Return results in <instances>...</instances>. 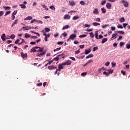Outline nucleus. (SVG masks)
I'll return each instance as SVG.
<instances>
[{
	"label": "nucleus",
	"mask_w": 130,
	"mask_h": 130,
	"mask_svg": "<svg viewBox=\"0 0 130 130\" xmlns=\"http://www.w3.org/2000/svg\"><path fill=\"white\" fill-rule=\"evenodd\" d=\"M64 66H71L72 64V61L70 60H67L66 61L62 63Z\"/></svg>",
	"instance_id": "obj_1"
},
{
	"label": "nucleus",
	"mask_w": 130,
	"mask_h": 130,
	"mask_svg": "<svg viewBox=\"0 0 130 130\" xmlns=\"http://www.w3.org/2000/svg\"><path fill=\"white\" fill-rule=\"evenodd\" d=\"M121 4H123L124 7L125 8H127L128 7V2L124 1V0H121Z\"/></svg>",
	"instance_id": "obj_2"
},
{
	"label": "nucleus",
	"mask_w": 130,
	"mask_h": 130,
	"mask_svg": "<svg viewBox=\"0 0 130 130\" xmlns=\"http://www.w3.org/2000/svg\"><path fill=\"white\" fill-rule=\"evenodd\" d=\"M39 47H35L32 48V49H30V52H37V50H36V49H38V48H39Z\"/></svg>",
	"instance_id": "obj_3"
},
{
	"label": "nucleus",
	"mask_w": 130,
	"mask_h": 130,
	"mask_svg": "<svg viewBox=\"0 0 130 130\" xmlns=\"http://www.w3.org/2000/svg\"><path fill=\"white\" fill-rule=\"evenodd\" d=\"M76 37H77V35H76V34H73L70 35V39H71V40H74V39H75V38H76Z\"/></svg>",
	"instance_id": "obj_4"
},
{
	"label": "nucleus",
	"mask_w": 130,
	"mask_h": 130,
	"mask_svg": "<svg viewBox=\"0 0 130 130\" xmlns=\"http://www.w3.org/2000/svg\"><path fill=\"white\" fill-rule=\"evenodd\" d=\"M46 53V51H44V52H43L42 53H38L37 54V56H40L41 57V56H43V55H45V54Z\"/></svg>",
	"instance_id": "obj_5"
},
{
	"label": "nucleus",
	"mask_w": 130,
	"mask_h": 130,
	"mask_svg": "<svg viewBox=\"0 0 130 130\" xmlns=\"http://www.w3.org/2000/svg\"><path fill=\"white\" fill-rule=\"evenodd\" d=\"M21 56L22 57V58H25V57L27 58L28 57V55H27V53L24 54L23 52L21 53Z\"/></svg>",
	"instance_id": "obj_6"
},
{
	"label": "nucleus",
	"mask_w": 130,
	"mask_h": 130,
	"mask_svg": "<svg viewBox=\"0 0 130 130\" xmlns=\"http://www.w3.org/2000/svg\"><path fill=\"white\" fill-rule=\"evenodd\" d=\"M63 19H64L65 20H69L71 19V16L69 15V14H66L64 16Z\"/></svg>",
	"instance_id": "obj_7"
},
{
	"label": "nucleus",
	"mask_w": 130,
	"mask_h": 130,
	"mask_svg": "<svg viewBox=\"0 0 130 130\" xmlns=\"http://www.w3.org/2000/svg\"><path fill=\"white\" fill-rule=\"evenodd\" d=\"M93 14H95V15H98L99 14V11H98V9L95 8L94 9L93 11Z\"/></svg>",
	"instance_id": "obj_8"
},
{
	"label": "nucleus",
	"mask_w": 130,
	"mask_h": 130,
	"mask_svg": "<svg viewBox=\"0 0 130 130\" xmlns=\"http://www.w3.org/2000/svg\"><path fill=\"white\" fill-rule=\"evenodd\" d=\"M64 54L62 53L60 55H58V58L59 59H61V58H64Z\"/></svg>",
	"instance_id": "obj_9"
},
{
	"label": "nucleus",
	"mask_w": 130,
	"mask_h": 130,
	"mask_svg": "<svg viewBox=\"0 0 130 130\" xmlns=\"http://www.w3.org/2000/svg\"><path fill=\"white\" fill-rule=\"evenodd\" d=\"M69 4L71 6V7H74V6H76V3H75V1H69Z\"/></svg>",
	"instance_id": "obj_10"
},
{
	"label": "nucleus",
	"mask_w": 130,
	"mask_h": 130,
	"mask_svg": "<svg viewBox=\"0 0 130 130\" xmlns=\"http://www.w3.org/2000/svg\"><path fill=\"white\" fill-rule=\"evenodd\" d=\"M89 52H91V50H87V49H85V52L82 53L81 54H89Z\"/></svg>",
	"instance_id": "obj_11"
},
{
	"label": "nucleus",
	"mask_w": 130,
	"mask_h": 130,
	"mask_svg": "<svg viewBox=\"0 0 130 130\" xmlns=\"http://www.w3.org/2000/svg\"><path fill=\"white\" fill-rule=\"evenodd\" d=\"M41 6L43 8L44 10H46V11H48V8L45 5L41 4Z\"/></svg>",
	"instance_id": "obj_12"
},
{
	"label": "nucleus",
	"mask_w": 130,
	"mask_h": 130,
	"mask_svg": "<svg viewBox=\"0 0 130 130\" xmlns=\"http://www.w3.org/2000/svg\"><path fill=\"white\" fill-rule=\"evenodd\" d=\"M4 37L5 38H4ZM5 37H6V34H3L2 35V36L1 37V39H2L3 41H6V38H5Z\"/></svg>",
	"instance_id": "obj_13"
},
{
	"label": "nucleus",
	"mask_w": 130,
	"mask_h": 130,
	"mask_svg": "<svg viewBox=\"0 0 130 130\" xmlns=\"http://www.w3.org/2000/svg\"><path fill=\"white\" fill-rule=\"evenodd\" d=\"M69 28H70V25H66L63 26L62 30H66V29H69Z\"/></svg>",
	"instance_id": "obj_14"
},
{
	"label": "nucleus",
	"mask_w": 130,
	"mask_h": 130,
	"mask_svg": "<svg viewBox=\"0 0 130 130\" xmlns=\"http://www.w3.org/2000/svg\"><path fill=\"white\" fill-rule=\"evenodd\" d=\"M108 40V39H107V38H105L103 39V40L102 41V43L103 44L104 43H105V42H106Z\"/></svg>",
	"instance_id": "obj_15"
},
{
	"label": "nucleus",
	"mask_w": 130,
	"mask_h": 130,
	"mask_svg": "<svg viewBox=\"0 0 130 130\" xmlns=\"http://www.w3.org/2000/svg\"><path fill=\"white\" fill-rule=\"evenodd\" d=\"M39 49L37 50V52H42L43 51L44 48L39 47Z\"/></svg>",
	"instance_id": "obj_16"
},
{
	"label": "nucleus",
	"mask_w": 130,
	"mask_h": 130,
	"mask_svg": "<svg viewBox=\"0 0 130 130\" xmlns=\"http://www.w3.org/2000/svg\"><path fill=\"white\" fill-rule=\"evenodd\" d=\"M125 21V19H124V17H121L119 19V21L120 23H123V22H124Z\"/></svg>",
	"instance_id": "obj_17"
},
{
	"label": "nucleus",
	"mask_w": 130,
	"mask_h": 130,
	"mask_svg": "<svg viewBox=\"0 0 130 130\" xmlns=\"http://www.w3.org/2000/svg\"><path fill=\"white\" fill-rule=\"evenodd\" d=\"M32 16H28L27 17L24 18V21L28 20H32Z\"/></svg>",
	"instance_id": "obj_18"
},
{
	"label": "nucleus",
	"mask_w": 130,
	"mask_h": 130,
	"mask_svg": "<svg viewBox=\"0 0 130 130\" xmlns=\"http://www.w3.org/2000/svg\"><path fill=\"white\" fill-rule=\"evenodd\" d=\"M106 7L107 8V9H111V4L110 3H107L106 4Z\"/></svg>",
	"instance_id": "obj_19"
},
{
	"label": "nucleus",
	"mask_w": 130,
	"mask_h": 130,
	"mask_svg": "<svg viewBox=\"0 0 130 130\" xmlns=\"http://www.w3.org/2000/svg\"><path fill=\"white\" fill-rule=\"evenodd\" d=\"M63 66H64L63 64H62V63H61V64H59L58 66V68H59L61 70H62V69H63Z\"/></svg>",
	"instance_id": "obj_20"
},
{
	"label": "nucleus",
	"mask_w": 130,
	"mask_h": 130,
	"mask_svg": "<svg viewBox=\"0 0 130 130\" xmlns=\"http://www.w3.org/2000/svg\"><path fill=\"white\" fill-rule=\"evenodd\" d=\"M78 19H80L79 16H75L73 17V20H78Z\"/></svg>",
	"instance_id": "obj_21"
},
{
	"label": "nucleus",
	"mask_w": 130,
	"mask_h": 130,
	"mask_svg": "<svg viewBox=\"0 0 130 130\" xmlns=\"http://www.w3.org/2000/svg\"><path fill=\"white\" fill-rule=\"evenodd\" d=\"M19 6L21 9H26V5L24 4H20Z\"/></svg>",
	"instance_id": "obj_22"
},
{
	"label": "nucleus",
	"mask_w": 130,
	"mask_h": 130,
	"mask_svg": "<svg viewBox=\"0 0 130 130\" xmlns=\"http://www.w3.org/2000/svg\"><path fill=\"white\" fill-rule=\"evenodd\" d=\"M92 25L93 26H99L100 25V23H98V22H93L92 23Z\"/></svg>",
	"instance_id": "obj_23"
},
{
	"label": "nucleus",
	"mask_w": 130,
	"mask_h": 130,
	"mask_svg": "<svg viewBox=\"0 0 130 130\" xmlns=\"http://www.w3.org/2000/svg\"><path fill=\"white\" fill-rule=\"evenodd\" d=\"M101 11H102V13H103V14H105V13H106V10L104 8H101Z\"/></svg>",
	"instance_id": "obj_24"
},
{
	"label": "nucleus",
	"mask_w": 130,
	"mask_h": 130,
	"mask_svg": "<svg viewBox=\"0 0 130 130\" xmlns=\"http://www.w3.org/2000/svg\"><path fill=\"white\" fill-rule=\"evenodd\" d=\"M24 37L25 38H30V35L28 34L27 33H25L24 34Z\"/></svg>",
	"instance_id": "obj_25"
},
{
	"label": "nucleus",
	"mask_w": 130,
	"mask_h": 130,
	"mask_svg": "<svg viewBox=\"0 0 130 130\" xmlns=\"http://www.w3.org/2000/svg\"><path fill=\"white\" fill-rule=\"evenodd\" d=\"M91 57H93V54H90L87 56L86 57V59L90 58Z\"/></svg>",
	"instance_id": "obj_26"
},
{
	"label": "nucleus",
	"mask_w": 130,
	"mask_h": 130,
	"mask_svg": "<svg viewBox=\"0 0 130 130\" xmlns=\"http://www.w3.org/2000/svg\"><path fill=\"white\" fill-rule=\"evenodd\" d=\"M36 22H37V23H38V24H43V22H42V21H41V20H38L36 19Z\"/></svg>",
	"instance_id": "obj_27"
},
{
	"label": "nucleus",
	"mask_w": 130,
	"mask_h": 130,
	"mask_svg": "<svg viewBox=\"0 0 130 130\" xmlns=\"http://www.w3.org/2000/svg\"><path fill=\"white\" fill-rule=\"evenodd\" d=\"M105 4H106V0L102 1V2H101L102 6H103V5H105Z\"/></svg>",
	"instance_id": "obj_28"
},
{
	"label": "nucleus",
	"mask_w": 130,
	"mask_h": 130,
	"mask_svg": "<svg viewBox=\"0 0 130 130\" xmlns=\"http://www.w3.org/2000/svg\"><path fill=\"white\" fill-rule=\"evenodd\" d=\"M4 9H5V10H6V11L7 10H11V7H9V6H7V7H3Z\"/></svg>",
	"instance_id": "obj_29"
},
{
	"label": "nucleus",
	"mask_w": 130,
	"mask_h": 130,
	"mask_svg": "<svg viewBox=\"0 0 130 130\" xmlns=\"http://www.w3.org/2000/svg\"><path fill=\"white\" fill-rule=\"evenodd\" d=\"M117 33H119V34H124V31H122V30H118L117 31Z\"/></svg>",
	"instance_id": "obj_30"
},
{
	"label": "nucleus",
	"mask_w": 130,
	"mask_h": 130,
	"mask_svg": "<svg viewBox=\"0 0 130 130\" xmlns=\"http://www.w3.org/2000/svg\"><path fill=\"white\" fill-rule=\"evenodd\" d=\"M20 39L22 40V42L18 44V45H21V44H23V43H25V41H24V40L22 39L21 38H20Z\"/></svg>",
	"instance_id": "obj_31"
},
{
	"label": "nucleus",
	"mask_w": 130,
	"mask_h": 130,
	"mask_svg": "<svg viewBox=\"0 0 130 130\" xmlns=\"http://www.w3.org/2000/svg\"><path fill=\"white\" fill-rule=\"evenodd\" d=\"M60 49H61V47H60L59 48H57L54 50V52H55V51H58V50H60Z\"/></svg>",
	"instance_id": "obj_32"
},
{
	"label": "nucleus",
	"mask_w": 130,
	"mask_h": 130,
	"mask_svg": "<svg viewBox=\"0 0 130 130\" xmlns=\"http://www.w3.org/2000/svg\"><path fill=\"white\" fill-rule=\"evenodd\" d=\"M45 32H49V31H50V28L46 27L45 28Z\"/></svg>",
	"instance_id": "obj_33"
},
{
	"label": "nucleus",
	"mask_w": 130,
	"mask_h": 130,
	"mask_svg": "<svg viewBox=\"0 0 130 130\" xmlns=\"http://www.w3.org/2000/svg\"><path fill=\"white\" fill-rule=\"evenodd\" d=\"M89 35L91 38H94V33L93 32H90Z\"/></svg>",
	"instance_id": "obj_34"
},
{
	"label": "nucleus",
	"mask_w": 130,
	"mask_h": 130,
	"mask_svg": "<svg viewBox=\"0 0 130 130\" xmlns=\"http://www.w3.org/2000/svg\"><path fill=\"white\" fill-rule=\"evenodd\" d=\"M58 59H59L58 57L57 56V57L54 58L52 60H53V61H54V60H55V61H57V60H58Z\"/></svg>",
	"instance_id": "obj_35"
},
{
	"label": "nucleus",
	"mask_w": 130,
	"mask_h": 130,
	"mask_svg": "<svg viewBox=\"0 0 130 130\" xmlns=\"http://www.w3.org/2000/svg\"><path fill=\"white\" fill-rule=\"evenodd\" d=\"M15 37H16V36H15V35L14 34L11 35L10 36L11 39H14Z\"/></svg>",
	"instance_id": "obj_36"
},
{
	"label": "nucleus",
	"mask_w": 130,
	"mask_h": 130,
	"mask_svg": "<svg viewBox=\"0 0 130 130\" xmlns=\"http://www.w3.org/2000/svg\"><path fill=\"white\" fill-rule=\"evenodd\" d=\"M103 75H105V76H106L107 77H108V76H109V73H107V72H103Z\"/></svg>",
	"instance_id": "obj_37"
},
{
	"label": "nucleus",
	"mask_w": 130,
	"mask_h": 130,
	"mask_svg": "<svg viewBox=\"0 0 130 130\" xmlns=\"http://www.w3.org/2000/svg\"><path fill=\"white\" fill-rule=\"evenodd\" d=\"M79 4L82 5V6H85V2L84 1H80Z\"/></svg>",
	"instance_id": "obj_38"
},
{
	"label": "nucleus",
	"mask_w": 130,
	"mask_h": 130,
	"mask_svg": "<svg viewBox=\"0 0 130 130\" xmlns=\"http://www.w3.org/2000/svg\"><path fill=\"white\" fill-rule=\"evenodd\" d=\"M117 28H118L119 29H122L123 28V27H122V25H121V24H119L117 26Z\"/></svg>",
	"instance_id": "obj_39"
},
{
	"label": "nucleus",
	"mask_w": 130,
	"mask_h": 130,
	"mask_svg": "<svg viewBox=\"0 0 130 130\" xmlns=\"http://www.w3.org/2000/svg\"><path fill=\"white\" fill-rule=\"evenodd\" d=\"M18 12V10H15L14 11L13 13H12V15L15 16V15H17V13Z\"/></svg>",
	"instance_id": "obj_40"
},
{
	"label": "nucleus",
	"mask_w": 130,
	"mask_h": 130,
	"mask_svg": "<svg viewBox=\"0 0 130 130\" xmlns=\"http://www.w3.org/2000/svg\"><path fill=\"white\" fill-rule=\"evenodd\" d=\"M87 36V35H82L79 36V38H84V37H86Z\"/></svg>",
	"instance_id": "obj_41"
},
{
	"label": "nucleus",
	"mask_w": 130,
	"mask_h": 130,
	"mask_svg": "<svg viewBox=\"0 0 130 130\" xmlns=\"http://www.w3.org/2000/svg\"><path fill=\"white\" fill-rule=\"evenodd\" d=\"M62 36H64V37H67V36H68V34H67L66 32H64L62 34Z\"/></svg>",
	"instance_id": "obj_42"
},
{
	"label": "nucleus",
	"mask_w": 130,
	"mask_h": 130,
	"mask_svg": "<svg viewBox=\"0 0 130 130\" xmlns=\"http://www.w3.org/2000/svg\"><path fill=\"white\" fill-rule=\"evenodd\" d=\"M23 29H24V30H29V26H23L22 27Z\"/></svg>",
	"instance_id": "obj_43"
},
{
	"label": "nucleus",
	"mask_w": 130,
	"mask_h": 130,
	"mask_svg": "<svg viewBox=\"0 0 130 130\" xmlns=\"http://www.w3.org/2000/svg\"><path fill=\"white\" fill-rule=\"evenodd\" d=\"M117 36V34H113L112 35V38H114V37H116Z\"/></svg>",
	"instance_id": "obj_44"
},
{
	"label": "nucleus",
	"mask_w": 130,
	"mask_h": 130,
	"mask_svg": "<svg viewBox=\"0 0 130 130\" xmlns=\"http://www.w3.org/2000/svg\"><path fill=\"white\" fill-rule=\"evenodd\" d=\"M103 69H104V67L101 68V69H99L98 70V73L99 74H100V73H101L102 70H103Z\"/></svg>",
	"instance_id": "obj_45"
},
{
	"label": "nucleus",
	"mask_w": 130,
	"mask_h": 130,
	"mask_svg": "<svg viewBox=\"0 0 130 130\" xmlns=\"http://www.w3.org/2000/svg\"><path fill=\"white\" fill-rule=\"evenodd\" d=\"M11 14V11H7L5 13V16H8V15Z\"/></svg>",
	"instance_id": "obj_46"
},
{
	"label": "nucleus",
	"mask_w": 130,
	"mask_h": 130,
	"mask_svg": "<svg viewBox=\"0 0 130 130\" xmlns=\"http://www.w3.org/2000/svg\"><path fill=\"white\" fill-rule=\"evenodd\" d=\"M57 44L58 45H62V44H63V42H58Z\"/></svg>",
	"instance_id": "obj_47"
},
{
	"label": "nucleus",
	"mask_w": 130,
	"mask_h": 130,
	"mask_svg": "<svg viewBox=\"0 0 130 130\" xmlns=\"http://www.w3.org/2000/svg\"><path fill=\"white\" fill-rule=\"evenodd\" d=\"M48 70H53V66H48Z\"/></svg>",
	"instance_id": "obj_48"
},
{
	"label": "nucleus",
	"mask_w": 130,
	"mask_h": 130,
	"mask_svg": "<svg viewBox=\"0 0 130 130\" xmlns=\"http://www.w3.org/2000/svg\"><path fill=\"white\" fill-rule=\"evenodd\" d=\"M119 45H120V47H122V45H124V43L121 42L119 43Z\"/></svg>",
	"instance_id": "obj_49"
},
{
	"label": "nucleus",
	"mask_w": 130,
	"mask_h": 130,
	"mask_svg": "<svg viewBox=\"0 0 130 130\" xmlns=\"http://www.w3.org/2000/svg\"><path fill=\"white\" fill-rule=\"evenodd\" d=\"M80 48H81V49H83V48H84V47H85V45H80L79 46Z\"/></svg>",
	"instance_id": "obj_50"
},
{
	"label": "nucleus",
	"mask_w": 130,
	"mask_h": 130,
	"mask_svg": "<svg viewBox=\"0 0 130 130\" xmlns=\"http://www.w3.org/2000/svg\"><path fill=\"white\" fill-rule=\"evenodd\" d=\"M19 41H20L19 39H17L15 41V44H19Z\"/></svg>",
	"instance_id": "obj_51"
},
{
	"label": "nucleus",
	"mask_w": 130,
	"mask_h": 130,
	"mask_svg": "<svg viewBox=\"0 0 130 130\" xmlns=\"http://www.w3.org/2000/svg\"><path fill=\"white\" fill-rule=\"evenodd\" d=\"M86 75H87V72H83L81 74V76H86Z\"/></svg>",
	"instance_id": "obj_52"
},
{
	"label": "nucleus",
	"mask_w": 130,
	"mask_h": 130,
	"mask_svg": "<svg viewBox=\"0 0 130 130\" xmlns=\"http://www.w3.org/2000/svg\"><path fill=\"white\" fill-rule=\"evenodd\" d=\"M108 26H109V24H106V25L102 26V28H106V27H108Z\"/></svg>",
	"instance_id": "obj_53"
},
{
	"label": "nucleus",
	"mask_w": 130,
	"mask_h": 130,
	"mask_svg": "<svg viewBox=\"0 0 130 130\" xmlns=\"http://www.w3.org/2000/svg\"><path fill=\"white\" fill-rule=\"evenodd\" d=\"M97 49H98V47H94L93 48V51H96V50H97Z\"/></svg>",
	"instance_id": "obj_54"
},
{
	"label": "nucleus",
	"mask_w": 130,
	"mask_h": 130,
	"mask_svg": "<svg viewBox=\"0 0 130 130\" xmlns=\"http://www.w3.org/2000/svg\"><path fill=\"white\" fill-rule=\"evenodd\" d=\"M109 64H110V62H107L105 64V66H106V67H108V66H109Z\"/></svg>",
	"instance_id": "obj_55"
},
{
	"label": "nucleus",
	"mask_w": 130,
	"mask_h": 130,
	"mask_svg": "<svg viewBox=\"0 0 130 130\" xmlns=\"http://www.w3.org/2000/svg\"><path fill=\"white\" fill-rule=\"evenodd\" d=\"M80 52H81L80 50H78L76 52H75V54H79V53H80Z\"/></svg>",
	"instance_id": "obj_56"
},
{
	"label": "nucleus",
	"mask_w": 130,
	"mask_h": 130,
	"mask_svg": "<svg viewBox=\"0 0 130 130\" xmlns=\"http://www.w3.org/2000/svg\"><path fill=\"white\" fill-rule=\"evenodd\" d=\"M17 23H18V19H16V20L14 21L13 24H14V25H16V24H17Z\"/></svg>",
	"instance_id": "obj_57"
},
{
	"label": "nucleus",
	"mask_w": 130,
	"mask_h": 130,
	"mask_svg": "<svg viewBox=\"0 0 130 130\" xmlns=\"http://www.w3.org/2000/svg\"><path fill=\"white\" fill-rule=\"evenodd\" d=\"M121 39H122V36H119V38L117 39V41H119V40H121Z\"/></svg>",
	"instance_id": "obj_58"
},
{
	"label": "nucleus",
	"mask_w": 130,
	"mask_h": 130,
	"mask_svg": "<svg viewBox=\"0 0 130 130\" xmlns=\"http://www.w3.org/2000/svg\"><path fill=\"white\" fill-rule=\"evenodd\" d=\"M126 48L127 49H129V48H130V44H126Z\"/></svg>",
	"instance_id": "obj_59"
},
{
	"label": "nucleus",
	"mask_w": 130,
	"mask_h": 130,
	"mask_svg": "<svg viewBox=\"0 0 130 130\" xmlns=\"http://www.w3.org/2000/svg\"><path fill=\"white\" fill-rule=\"evenodd\" d=\"M4 15V11H0V17H2Z\"/></svg>",
	"instance_id": "obj_60"
},
{
	"label": "nucleus",
	"mask_w": 130,
	"mask_h": 130,
	"mask_svg": "<svg viewBox=\"0 0 130 130\" xmlns=\"http://www.w3.org/2000/svg\"><path fill=\"white\" fill-rule=\"evenodd\" d=\"M109 72V74H112V73H113V70H107Z\"/></svg>",
	"instance_id": "obj_61"
},
{
	"label": "nucleus",
	"mask_w": 130,
	"mask_h": 130,
	"mask_svg": "<svg viewBox=\"0 0 130 130\" xmlns=\"http://www.w3.org/2000/svg\"><path fill=\"white\" fill-rule=\"evenodd\" d=\"M111 29L112 31H114V30H115V27L111 26Z\"/></svg>",
	"instance_id": "obj_62"
},
{
	"label": "nucleus",
	"mask_w": 130,
	"mask_h": 130,
	"mask_svg": "<svg viewBox=\"0 0 130 130\" xmlns=\"http://www.w3.org/2000/svg\"><path fill=\"white\" fill-rule=\"evenodd\" d=\"M95 21L96 22H100L101 21L100 18H98L95 19Z\"/></svg>",
	"instance_id": "obj_63"
},
{
	"label": "nucleus",
	"mask_w": 130,
	"mask_h": 130,
	"mask_svg": "<svg viewBox=\"0 0 130 130\" xmlns=\"http://www.w3.org/2000/svg\"><path fill=\"white\" fill-rule=\"evenodd\" d=\"M31 38L32 39H36V38H37V36H32L31 37Z\"/></svg>",
	"instance_id": "obj_64"
}]
</instances>
